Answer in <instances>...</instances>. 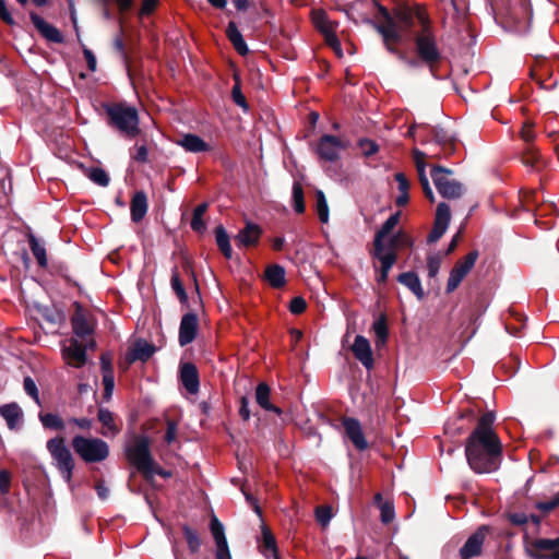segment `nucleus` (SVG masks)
Segmentation results:
<instances>
[{
	"mask_svg": "<svg viewBox=\"0 0 559 559\" xmlns=\"http://www.w3.org/2000/svg\"><path fill=\"white\" fill-rule=\"evenodd\" d=\"M25 392L38 404L41 405L38 388L31 377H25L23 381Z\"/></svg>",
	"mask_w": 559,
	"mask_h": 559,
	"instance_id": "nucleus-58",
	"label": "nucleus"
},
{
	"mask_svg": "<svg viewBox=\"0 0 559 559\" xmlns=\"http://www.w3.org/2000/svg\"><path fill=\"white\" fill-rule=\"evenodd\" d=\"M231 98L237 106L241 107L245 110H248L249 105L245 95L242 94L241 83L237 75H235V84L231 88Z\"/></svg>",
	"mask_w": 559,
	"mask_h": 559,
	"instance_id": "nucleus-50",
	"label": "nucleus"
},
{
	"mask_svg": "<svg viewBox=\"0 0 559 559\" xmlns=\"http://www.w3.org/2000/svg\"><path fill=\"white\" fill-rule=\"evenodd\" d=\"M0 415L5 419L11 430L19 429L23 419V412L17 403L12 402L0 406Z\"/></svg>",
	"mask_w": 559,
	"mask_h": 559,
	"instance_id": "nucleus-24",
	"label": "nucleus"
},
{
	"mask_svg": "<svg viewBox=\"0 0 559 559\" xmlns=\"http://www.w3.org/2000/svg\"><path fill=\"white\" fill-rule=\"evenodd\" d=\"M379 509L381 511V514H380L381 522L383 524H390L395 518L393 504L389 501H385L384 503L380 504Z\"/></svg>",
	"mask_w": 559,
	"mask_h": 559,
	"instance_id": "nucleus-57",
	"label": "nucleus"
},
{
	"mask_svg": "<svg viewBox=\"0 0 559 559\" xmlns=\"http://www.w3.org/2000/svg\"><path fill=\"white\" fill-rule=\"evenodd\" d=\"M372 330L376 334V345L380 346L385 344L389 337V328L386 322V316L380 314L379 318L373 322Z\"/></svg>",
	"mask_w": 559,
	"mask_h": 559,
	"instance_id": "nucleus-39",
	"label": "nucleus"
},
{
	"mask_svg": "<svg viewBox=\"0 0 559 559\" xmlns=\"http://www.w3.org/2000/svg\"><path fill=\"white\" fill-rule=\"evenodd\" d=\"M478 251L472 250L467 255H465L463 259L459 260L452 270L450 271V275L447 283V293L454 292L461 284V282L464 280V277L471 272V270L474 267L477 259H478Z\"/></svg>",
	"mask_w": 559,
	"mask_h": 559,
	"instance_id": "nucleus-11",
	"label": "nucleus"
},
{
	"mask_svg": "<svg viewBox=\"0 0 559 559\" xmlns=\"http://www.w3.org/2000/svg\"><path fill=\"white\" fill-rule=\"evenodd\" d=\"M442 263V258L440 254H431L427 258V270H428V276L430 278H433L437 276L440 266Z\"/></svg>",
	"mask_w": 559,
	"mask_h": 559,
	"instance_id": "nucleus-56",
	"label": "nucleus"
},
{
	"mask_svg": "<svg viewBox=\"0 0 559 559\" xmlns=\"http://www.w3.org/2000/svg\"><path fill=\"white\" fill-rule=\"evenodd\" d=\"M421 28L414 34V57L403 59L409 68L426 67L435 79H439V68L443 61V52L438 44L436 33L429 17L421 11L417 12Z\"/></svg>",
	"mask_w": 559,
	"mask_h": 559,
	"instance_id": "nucleus-2",
	"label": "nucleus"
},
{
	"mask_svg": "<svg viewBox=\"0 0 559 559\" xmlns=\"http://www.w3.org/2000/svg\"><path fill=\"white\" fill-rule=\"evenodd\" d=\"M260 551L263 556L269 558L271 555L278 552L275 536L266 525H262V544L260 545Z\"/></svg>",
	"mask_w": 559,
	"mask_h": 559,
	"instance_id": "nucleus-37",
	"label": "nucleus"
},
{
	"mask_svg": "<svg viewBox=\"0 0 559 559\" xmlns=\"http://www.w3.org/2000/svg\"><path fill=\"white\" fill-rule=\"evenodd\" d=\"M72 166H76L78 168H80L94 183L100 187H107L109 185V176L103 168L92 167L85 169L83 164L73 160Z\"/></svg>",
	"mask_w": 559,
	"mask_h": 559,
	"instance_id": "nucleus-33",
	"label": "nucleus"
},
{
	"mask_svg": "<svg viewBox=\"0 0 559 559\" xmlns=\"http://www.w3.org/2000/svg\"><path fill=\"white\" fill-rule=\"evenodd\" d=\"M413 245V238L406 231L401 229L390 237L388 246H385V250H393L397 253L399 249L411 248Z\"/></svg>",
	"mask_w": 559,
	"mask_h": 559,
	"instance_id": "nucleus-35",
	"label": "nucleus"
},
{
	"mask_svg": "<svg viewBox=\"0 0 559 559\" xmlns=\"http://www.w3.org/2000/svg\"><path fill=\"white\" fill-rule=\"evenodd\" d=\"M72 367L81 368L87 362V350L97 348L95 340L98 324L93 311L79 301L72 302Z\"/></svg>",
	"mask_w": 559,
	"mask_h": 559,
	"instance_id": "nucleus-3",
	"label": "nucleus"
},
{
	"mask_svg": "<svg viewBox=\"0 0 559 559\" xmlns=\"http://www.w3.org/2000/svg\"><path fill=\"white\" fill-rule=\"evenodd\" d=\"M520 138L525 142V145L534 144L536 133L534 131V123L525 121L520 130Z\"/></svg>",
	"mask_w": 559,
	"mask_h": 559,
	"instance_id": "nucleus-54",
	"label": "nucleus"
},
{
	"mask_svg": "<svg viewBox=\"0 0 559 559\" xmlns=\"http://www.w3.org/2000/svg\"><path fill=\"white\" fill-rule=\"evenodd\" d=\"M179 380L182 386L190 393L197 394L200 389V377L197 366L192 362H183L179 368Z\"/></svg>",
	"mask_w": 559,
	"mask_h": 559,
	"instance_id": "nucleus-19",
	"label": "nucleus"
},
{
	"mask_svg": "<svg viewBox=\"0 0 559 559\" xmlns=\"http://www.w3.org/2000/svg\"><path fill=\"white\" fill-rule=\"evenodd\" d=\"M476 418L477 413L473 407L462 408L455 417L447 421L444 432L452 437L460 436L472 427Z\"/></svg>",
	"mask_w": 559,
	"mask_h": 559,
	"instance_id": "nucleus-12",
	"label": "nucleus"
},
{
	"mask_svg": "<svg viewBox=\"0 0 559 559\" xmlns=\"http://www.w3.org/2000/svg\"><path fill=\"white\" fill-rule=\"evenodd\" d=\"M521 162L526 167H531L535 170H540L546 167L545 159L534 144H528L523 147L521 152Z\"/></svg>",
	"mask_w": 559,
	"mask_h": 559,
	"instance_id": "nucleus-23",
	"label": "nucleus"
},
{
	"mask_svg": "<svg viewBox=\"0 0 559 559\" xmlns=\"http://www.w3.org/2000/svg\"><path fill=\"white\" fill-rule=\"evenodd\" d=\"M103 385H104V399L110 400L114 389H115V376L114 374H103Z\"/></svg>",
	"mask_w": 559,
	"mask_h": 559,
	"instance_id": "nucleus-64",
	"label": "nucleus"
},
{
	"mask_svg": "<svg viewBox=\"0 0 559 559\" xmlns=\"http://www.w3.org/2000/svg\"><path fill=\"white\" fill-rule=\"evenodd\" d=\"M27 239L32 253L36 258L39 266L45 267L47 265V254L45 247L40 245V242L32 231L27 234Z\"/></svg>",
	"mask_w": 559,
	"mask_h": 559,
	"instance_id": "nucleus-40",
	"label": "nucleus"
},
{
	"mask_svg": "<svg viewBox=\"0 0 559 559\" xmlns=\"http://www.w3.org/2000/svg\"><path fill=\"white\" fill-rule=\"evenodd\" d=\"M401 217V212H396L392 214L380 227V229L376 233L372 247H377L379 251L381 247H385L384 239L392 233L395 226L399 224Z\"/></svg>",
	"mask_w": 559,
	"mask_h": 559,
	"instance_id": "nucleus-28",
	"label": "nucleus"
},
{
	"mask_svg": "<svg viewBox=\"0 0 559 559\" xmlns=\"http://www.w3.org/2000/svg\"><path fill=\"white\" fill-rule=\"evenodd\" d=\"M53 463L62 472L67 481H70V449L67 447L66 438L57 436L47 441Z\"/></svg>",
	"mask_w": 559,
	"mask_h": 559,
	"instance_id": "nucleus-9",
	"label": "nucleus"
},
{
	"mask_svg": "<svg viewBox=\"0 0 559 559\" xmlns=\"http://www.w3.org/2000/svg\"><path fill=\"white\" fill-rule=\"evenodd\" d=\"M170 285H171L173 290L177 295L179 301L182 305H187L188 304V294L186 292V288L183 286V283H182L181 278L179 276V272H178V267L177 266H175L173 269V271H171Z\"/></svg>",
	"mask_w": 559,
	"mask_h": 559,
	"instance_id": "nucleus-43",
	"label": "nucleus"
},
{
	"mask_svg": "<svg viewBox=\"0 0 559 559\" xmlns=\"http://www.w3.org/2000/svg\"><path fill=\"white\" fill-rule=\"evenodd\" d=\"M285 269L280 264L266 266L264 277L273 288H282L286 284Z\"/></svg>",
	"mask_w": 559,
	"mask_h": 559,
	"instance_id": "nucleus-32",
	"label": "nucleus"
},
{
	"mask_svg": "<svg viewBox=\"0 0 559 559\" xmlns=\"http://www.w3.org/2000/svg\"><path fill=\"white\" fill-rule=\"evenodd\" d=\"M177 144L182 146L187 152L190 153H202L209 152L211 146L206 143L201 136L193 133L183 134L178 141Z\"/></svg>",
	"mask_w": 559,
	"mask_h": 559,
	"instance_id": "nucleus-25",
	"label": "nucleus"
},
{
	"mask_svg": "<svg viewBox=\"0 0 559 559\" xmlns=\"http://www.w3.org/2000/svg\"><path fill=\"white\" fill-rule=\"evenodd\" d=\"M366 23L370 24L382 36L384 47L390 53L396 56L401 61L406 59V52L396 47L402 40V34L396 29L395 22L394 24H381L366 19Z\"/></svg>",
	"mask_w": 559,
	"mask_h": 559,
	"instance_id": "nucleus-8",
	"label": "nucleus"
},
{
	"mask_svg": "<svg viewBox=\"0 0 559 559\" xmlns=\"http://www.w3.org/2000/svg\"><path fill=\"white\" fill-rule=\"evenodd\" d=\"M148 209L147 197L144 191H136L130 203L131 219L134 223L141 222Z\"/></svg>",
	"mask_w": 559,
	"mask_h": 559,
	"instance_id": "nucleus-26",
	"label": "nucleus"
},
{
	"mask_svg": "<svg viewBox=\"0 0 559 559\" xmlns=\"http://www.w3.org/2000/svg\"><path fill=\"white\" fill-rule=\"evenodd\" d=\"M126 459L143 476L150 473L155 461L151 453L150 439L146 436L134 437L132 443L126 448Z\"/></svg>",
	"mask_w": 559,
	"mask_h": 559,
	"instance_id": "nucleus-7",
	"label": "nucleus"
},
{
	"mask_svg": "<svg viewBox=\"0 0 559 559\" xmlns=\"http://www.w3.org/2000/svg\"><path fill=\"white\" fill-rule=\"evenodd\" d=\"M107 124L126 138L133 139L141 132L138 109L126 102L105 103L103 105Z\"/></svg>",
	"mask_w": 559,
	"mask_h": 559,
	"instance_id": "nucleus-4",
	"label": "nucleus"
},
{
	"mask_svg": "<svg viewBox=\"0 0 559 559\" xmlns=\"http://www.w3.org/2000/svg\"><path fill=\"white\" fill-rule=\"evenodd\" d=\"M131 158L140 164H145L148 162V150L146 145V141H143L142 144H135L133 150H131Z\"/></svg>",
	"mask_w": 559,
	"mask_h": 559,
	"instance_id": "nucleus-52",
	"label": "nucleus"
},
{
	"mask_svg": "<svg viewBox=\"0 0 559 559\" xmlns=\"http://www.w3.org/2000/svg\"><path fill=\"white\" fill-rule=\"evenodd\" d=\"M263 234L262 228L250 221H247L245 227L235 236V243L238 248L255 247Z\"/></svg>",
	"mask_w": 559,
	"mask_h": 559,
	"instance_id": "nucleus-16",
	"label": "nucleus"
},
{
	"mask_svg": "<svg viewBox=\"0 0 559 559\" xmlns=\"http://www.w3.org/2000/svg\"><path fill=\"white\" fill-rule=\"evenodd\" d=\"M129 349L142 362H146L156 352V347L144 340H138Z\"/></svg>",
	"mask_w": 559,
	"mask_h": 559,
	"instance_id": "nucleus-34",
	"label": "nucleus"
},
{
	"mask_svg": "<svg viewBox=\"0 0 559 559\" xmlns=\"http://www.w3.org/2000/svg\"><path fill=\"white\" fill-rule=\"evenodd\" d=\"M29 17L35 28L45 39L51 43L63 41V36L60 31L53 25L47 23L40 15L35 12H31Z\"/></svg>",
	"mask_w": 559,
	"mask_h": 559,
	"instance_id": "nucleus-21",
	"label": "nucleus"
},
{
	"mask_svg": "<svg viewBox=\"0 0 559 559\" xmlns=\"http://www.w3.org/2000/svg\"><path fill=\"white\" fill-rule=\"evenodd\" d=\"M97 417L102 425L108 428L112 435H117L120 431V428L115 424L114 414L110 411L99 408Z\"/></svg>",
	"mask_w": 559,
	"mask_h": 559,
	"instance_id": "nucleus-49",
	"label": "nucleus"
},
{
	"mask_svg": "<svg viewBox=\"0 0 559 559\" xmlns=\"http://www.w3.org/2000/svg\"><path fill=\"white\" fill-rule=\"evenodd\" d=\"M99 359L102 374H114L111 354L108 352L103 353Z\"/></svg>",
	"mask_w": 559,
	"mask_h": 559,
	"instance_id": "nucleus-63",
	"label": "nucleus"
},
{
	"mask_svg": "<svg viewBox=\"0 0 559 559\" xmlns=\"http://www.w3.org/2000/svg\"><path fill=\"white\" fill-rule=\"evenodd\" d=\"M312 20L316 27L322 35L336 29L338 25L337 22L330 21L328 14L323 10H314L312 12Z\"/></svg>",
	"mask_w": 559,
	"mask_h": 559,
	"instance_id": "nucleus-38",
	"label": "nucleus"
},
{
	"mask_svg": "<svg viewBox=\"0 0 559 559\" xmlns=\"http://www.w3.org/2000/svg\"><path fill=\"white\" fill-rule=\"evenodd\" d=\"M317 213L321 223L329 222V205L323 191L318 190L316 193Z\"/></svg>",
	"mask_w": 559,
	"mask_h": 559,
	"instance_id": "nucleus-48",
	"label": "nucleus"
},
{
	"mask_svg": "<svg viewBox=\"0 0 559 559\" xmlns=\"http://www.w3.org/2000/svg\"><path fill=\"white\" fill-rule=\"evenodd\" d=\"M349 141L332 135L323 134L317 145L316 153L325 162H336L340 158V152L347 150Z\"/></svg>",
	"mask_w": 559,
	"mask_h": 559,
	"instance_id": "nucleus-10",
	"label": "nucleus"
},
{
	"mask_svg": "<svg viewBox=\"0 0 559 559\" xmlns=\"http://www.w3.org/2000/svg\"><path fill=\"white\" fill-rule=\"evenodd\" d=\"M288 309L293 314H301L307 309V302L304 297L296 296L290 300Z\"/></svg>",
	"mask_w": 559,
	"mask_h": 559,
	"instance_id": "nucleus-60",
	"label": "nucleus"
},
{
	"mask_svg": "<svg viewBox=\"0 0 559 559\" xmlns=\"http://www.w3.org/2000/svg\"><path fill=\"white\" fill-rule=\"evenodd\" d=\"M68 139L69 136L62 133H60L59 136L56 135L53 139L56 155L66 162L70 159V145L68 143Z\"/></svg>",
	"mask_w": 559,
	"mask_h": 559,
	"instance_id": "nucleus-45",
	"label": "nucleus"
},
{
	"mask_svg": "<svg viewBox=\"0 0 559 559\" xmlns=\"http://www.w3.org/2000/svg\"><path fill=\"white\" fill-rule=\"evenodd\" d=\"M343 427L346 437L352 441L357 450L364 451L368 448V442L365 438L361 425L358 419L354 417H344Z\"/></svg>",
	"mask_w": 559,
	"mask_h": 559,
	"instance_id": "nucleus-18",
	"label": "nucleus"
},
{
	"mask_svg": "<svg viewBox=\"0 0 559 559\" xmlns=\"http://www.w3.org/2000/svg\"><path fill=\"white\" fill-rule=\"evenodd\" d=\"M199 320L194 312H188L182 316L179 325L178 341L180 346H187L192 343L198 334Z\"/></svg>",
	"mask_w": 559,
	"mask_h": 559,
	"instance_id": "nucleus-17",
	"label": "nucleus"
},
{
	"mask_svg": "<svg viewBox=\"0 0 559 559\" xmlns=\"http://www.w3.org/2000/svg\"><path fill=\"white\" fill-rule=\"evenodd\" d=\"M431 134L436 144L441 147L444 156H450L455 152V138L448 130L441 127L431 128Z\"/></svg>",
	"mask_w": 559,
	"mask_h": 559,
	"instance_id": "nucleus-22",
	"label": "nucleus"
},
{
	"mask_svg": "<svg viewBox=\"0 0 559 559\" xmlns=\"http://www.w3.org/2000/svg\"><path fill=\"white\" fill-rule=\"evenodd\" d=\"M487 532L488 526L481 525L467 538L459 551L462 559H471L481 555Z\"/></svg>",
	"mask_w": 559,
	"mask_h": 559,
	"instance_id": "nucleus-15",
	"label": "nucleus"
},
{
	"mask_svg": "<svg viewBox=\"0 0 559 559\" xmlns=\"http://www.w3.org/2000/svg\"><path fill=\"white\" fill-rule=\"evenodd\" d=\"M182 533L185 536V539L188 545V549L191 554L199 552L201 546H202V538L200 537L198 531L190 527L189 525L185 524L182 526Z\"/></svg>",
	"mask_w": 559,
	"mask_h": 559,
	"instance_id": "nucleus-41",
	"label": "nucleus"
},
{
	"mask_svg": "<svg viewBox=\"0 0 559 559\" xmlns=\"http://www.w3.org/2000/svg\"><path fill=\"white\" fill-rule=\"evenodd\" d=\"M72 449L86 463H99L105 461L109 455L107 442L99 438L75 436L72 439Z\"/></svg>",
	"mask_w": 559,
	"mask_h": 559,
	"instance_id": "nucleus-6",
	"label": "nucleus"
},
{
	"mask_svg": "<svg viewBox=\"0 0 559 559\" xmlns=\"http://www.w3.org/2000/svg\"><path fill=\"white\" fill-rule=\"evenodd\" d=\"M493 421L492 412L483 414L465 441L466 461L477 474L493 473L502 463L503 445L492 428Z\"/></svg>",
	"mask_w": 559,
	"mask_h": 559,
	"instance_id": "nucleus-1",
	"label": "nucleus"
},
{
	"mask_svg": "<svg viewBox=\"0 0 559 559\" xmlns=\"http://www.w3.org/2000/svg\"><path fill=\"white\" fill-rule=\"evenodd\" d=\"M155 475H158L163 478H170L173 476V473L170 471H166V469L162 468L154 461V463L152 464V467L150 468V473L144 474L143 477L145 478V480L151 481Z\"/></svg>",
	"mask_w": 559,
	"mask_h": 559,
	"instance_id": "nucleus-59",
	"label": "nucleus"
},
{
	"mask_svg": "<svg viewBox=\"0 0 559 559\" xmlns=\"http://www.w3.org/2000/svg\"><path fill=\"white\" fill-rule=\"evenodd\" d=\"M370 254L373 259L380 262L379 271L389 274L393 265L397 261V253L393 250H385V247H381L378 251L377 247H372Z\"/></svg>",
	"mask_w": 559,
	"mask_h": 559,
	"instance_id": "nucleus-27",
	"label": "nucleus"
},
{
	"mask_svg": "<svg viewBox=\"0 0 559 559\" xmlns=\"http://www.w3.org/2000/svg\"><path fill=\"white\" fill-rule=\"evenodd\" d=\"M397 282L406 286L416 297L421 300L425 297L419 276L414 271L401 273L397 276Z\"/></svg>",
	"mask_w": 559,
	"mask_h": 559,
	"instance_id": "nucleus-30",
	"label": "nucleus"
},
{
	"mask_svg": "<svg viewBox=\"0 0 559 559\" xmlns=\"http://www.w3.org/2000/svg\"><path fill=\"white\" fill-rule=\"evenodd\" d=\"M350 349L354 357L359 360L367 370L372 369L374 362L373 354L370 343L365 336L357 335Z\"/></svg>",
	"mask_w": 559,
	"mask_h": 559,
	"instance_id": "nucleus-20",
	"label": "nucleus"
},
{
	"mask_svg": "<svg viewBox=\"0 0 559 559\" xmlns=\"http://www.w3.org/2000/svg\"><path fill=\"white\" fill-rule=\"evenodd\" d=\"M112 46L115 51L120 56L123 64L126 66L129 76H131L130 57L126 49V45L122 38V29H120L119 34L114 38Z\"/></svg>",
	"mask_w": 559,
	"mask_h": 559,
	"instance_id": "nucleus-44",
	"label": "nucleus"
},
{
	"mask_svg": "<svg viewBox=\"0 0 559 559\" xmlns=\"http://www.w3.org/2000/svg\"><path fill=\"white\" fill-rule=\"evenodd\" d=\"M314 513L317 522L322 527L328 526L333 516L332 508L330 506H319L316 508Z\"/></svg>",
	"mask_w": 559,
	"mask_h": 559,
	"instance_id": "nucleus-51",
	"label": "nucleus"
},
{
	"mask_svg": "<svg viewBox=\"0 0 559 559\" xmlns=\"http://www.w3.org/2000/svg\"><path fill=\"white\" fill-rule=\"evenodd\" d=\"M530 554L534 559H559V537L533 540Z\"/></svg>",
	"mask_w": 559,
	"mask_h": 559,
	"instance_id": "nucleus-14",
	"label": "nucleus"
},
{
	"mask_svg": "<svg viewBox=\"0 0 559 559\" xmlns=\"http://www.w3.org/2000/svg\"><path fill=\"white\" fill-rule=\"evenodd\" d=\"M453 170L440 165H433L430 169V177L439 194L448 200L461 198L465 192L462 182L452 178Z\"/></svg>",
	"mask_w": 559,
	"mask_h": 559,
	"instance_id": "nucleus-5",
	"label": "nucleus"
},
{
	"mask_svg": "<svg viewBox=\"0 0 559 559\" xmlns=\"http://www.w3.org/2000/svg\"><path fill=\"white\" fill-rule=\"evenodd\" d=\"M357 144L366 157H370L379 152V145L373 140L364 138L360 139Z\"/></svg>",
	"mask_w": 559,
	"mask_h": 559,
	"instance_id": "nucleus-55",
	"label": "nucleus"
},
{
	"mask_svg": "<svg viewBox=\"0 0 559 559\" xmlns=\"http://www.w3.org/2000/svg\"><path fill=\"white\" fill-rule=\"evenodd\" d=\"M215 240L218 247V250L226 259H231L233 249L230 245V238L223 225H218L215 230Z\"/></svg>",
	"mask_w": 559,
	"mask_h": 559,
	"instance_id": "nucleus-36",
	"label": "nucleus"
},
{
	"mask_svg": "<svg viewBox=\"0 0 559 559\" xmlns=\"http://www.w3.org/2000/svg\"><path fill=\"white\" fill-rule=\"evenodd\" d=\"M210 531H211V534H212L214 540L225 536L224 525L217 519V516L214 514L212 515L211 521H210Z\"/></svg>",
	"mask_w": 559,
	"mask_h": 559,
	"instance_id": "nucleus-61",
	"label": "nucleus"
},
{
	"mask_svg": "<svg viewBox=\"0 0 559 559\" xmlns=\"http://www.w3.org/2000/svg\"><path fill=\"white\" fill-rule=\"evenodd\" d=\"M39 420L46 429L59 431L66 428L64 420L52 413H39Z\"/></svg>",
	"mask_w": 559,
	"mask_h": 559,
	"instance_id": "nucleus-42",
	"label": "nucleus"
},
{
	"mask_svg": "<svg viewBox=\"0 0 559 559\" xmlns=\"http://www.w3.org/2000/svg\"><path fill=\"white\" fill-rule=\"evenodd\" d=\"M293 202L294 210L298 214H302L306 211L304 189L300 182H294L293 185Z\"/></svg>",
	"mask_w": 559,
	"mask_h": 559,
	"instance_id": "nucleus-47",
	"label": "nucleus"
},
{
	"mask_svg": "<svg viewBox=\"0 0 559 559\" xmlns=\"http://www.w3.org/2000/svg\"><path fill=\"white\" fill-rule=\"evenodd\" d=\"M324 36L325 43L329 47H331L337 56L342 57V46L341 41L336 36L335 29L326 33Z\"/></svg>",
	"mask_w": 559,
	"mask_h": 559,
	"instance_id": "nucleus-62",
	"label": "nucleus"
},
{
	"mask_svg": "<svg viewBox=\"0 0 559 559\" xmlns=\"http://www.w3.org/2000/svg\"><path fill=\"white\" fill-rule=\"evenodd\" d=\"M271 389L265 382H260L255 388V401L265 411L273 412L281 416L283 411L271 403Z\"/></svg>",
	"mask_w": 559,
	"mask_h": 559,
	"instance_id": "nucleus-29",
	"label": "nucleus"
},
{
	"mask_svg": "<svg viewBox=\"0 0 559 559\" xmlns=\"http://www.w3.org/2000/svg\"><path fill=\"white\" fill-rule=\"evenodd\" d=\"M226 36L228 40L233 44L235 50L240 56H246L249 52L248 46L242 37V34L238 29L237 24L234 21H230L226 27Z\"/></svg>",
	"mask_w": 559,
	"mask_h": 559,
	"instance_id": "nucleus-31",
	"label": "nucleus"
},
{
	"mask_svg": "<svg viewBox=\"0 0 559 559\" xmlns=\"http://www.w3.org/2000/svg\"><path fill=\"white\" fill-rule=\"evenodd\" d=\"M426 157H427L426 153H424L417 148L413 151V158H414L416 169L418 173L419 183L429 181L427 178V175H426V163H425Z\"/></svg>",
	"mask_w": 559,
	"mask_h": 559,
	"instance_id": "nucleus-46",
	"label": "nucleus"
},
{
	"mask_svg": "<svg viewBox=\"0 0 559 559\" xmlns=\"http://www.w3.org/2000/svg\"><path fill=\"white\" fill-rule=\"evenodd\" d=\"M216 544V559H231V554L229 550L228 542L226 535L222 538L215 539Z\"/></svg>",
	"mask_w": 559,
	"mask_h": 559,
	"instance_id": "nucleus-53",
	"label": "nucleus"
},
{
	"mask_svg": "<svg viewBox=\"0 0 559 559\" xmlns=\"http://www.w3.org/2000/svg\"><path fill=\"white\" fill-rule=\"evenodd\" d=\"M450 221L451 211L449 204L445 202H440L436 210L433 227L427 237V242H437L447 231Z\"/></svg>",
	"mask_w": 559,
	"mask_h": 559,
	"instance_id": "nucleus-13",
	"label": "nucleus"
}]
</instances>
